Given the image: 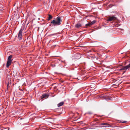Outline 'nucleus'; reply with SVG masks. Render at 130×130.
I'll list each match as a JSON object with an SVG mask.
<instances>
[{
	"instance_id": "obj_15",
	"label": "nucleus",
	"mask_w": 130,
	"mask_h": 130,
	"mask_svg": "<svg viewBox=\"0 0 130 130\" xmlns=\"http://www.w3.org/2000/svg\"><path fill=\"white\" fill-rule=\"evenodd\" d=\"M95 21H93L91 23V24L92 25V24H94L95 23Z\"/></svg>"
},
{
	"instance_id": "obj_2",
	"label": "nucleus",
	"mask_w": 130,
	"mask_h": 130,
	"mask_svg": "<svg viewBox=\"0 0 130 130\" xmlns=\"http://www.w3.org/2000/svg\"><path fill=\"white\" fill-rule=\"evenodd\" d=\"M24 27L22 26L20 29L18 34V38L20 40L22 39L23 31L24 29Z\"/></svg>"
},
{
	"instance_id": "obj_14",
	"label": "nucleus",
	"mask_w": 130,
	"mask_h": 130,
	"mask_svg": "<svg viewBox=\"0 0 130 130\" xmlns=\"http://www.w3.org/2000/svg\"><path fill=\"white\" fill-rule=\"evenodd\" d=\"M91 25H92L91 24V23H88L86 24V25L87 27H88V26H90Z\"/></svg>"
},
{
	"instance_id": "obj_16",
	"label": "nucleus",
	"mask_w": 130,
	"mask_h": 130,
	"mask_svg": "<svg viewBox=\"0 0 130 130\" xmlns=\"http://www.w3.org/2000/svg\"><path fill=\"white\" fill-rule=\"evenodd\" d=\"M87 113L91 115L92 114V113L91 112H89Z\"/></svg>"
},
{
	"instance_id": "obj_4",
	"label": "nucleus",
	"mask_w": 130,
	"mask_h": 130,
	"mask_svg": "<svg viewBox=\"0 0 130 130\" xmlns=\"http://www.w3.org/2000/svg\"><path fill=\"white\" fill-rule=\"evenodd\" d=\"M130 68V63L128 65L123 67L122 68L119 69L120 71L124 70H127L129 69V68Z\"/></svg>"
},
{
	"instance_id": "obj_13",
	"label": "nucleus",
	"mask_w": 130,
	"mask_h": 130,
	"mask_svg": "<svg viewBox=\"0 0 130 130\" xmlns=\"http://www.w3.org/2000/svg\"><path fill=\"white\" fill-rule=\"evenodd\" d=\"M111 96H108L107 98H106L105 99L107 100H111Z\"/></svg>"
},
{
	"instance_id": "obj_8",
	"label": "nucleus",
	"mask_w": 130,
	"mask_h": 130,
	"mask_svg": "<svg viewBox=\"0 0 130 130\" xmlns=\"http://www.w3.org/2000/svg\"><path fill=\"white\" fill-rule=\"evenodd\" d=\"M64 102H61L58 104L57 106L58 107H60L62 106Z\"/></svg>"
},
{
	"instance_id": "obj_1",
	"label": "nucleus",
	"mask_w": 130,
	"mask_h": 130,
	"mask_svg": "<svg viewBox=\"0 0 130 130\" xmlns=\"http://www.w3.org/2000/svg\"><path fill=\"white\" fill-rule=\"evenodd\" d=\"M61 18L59 17H57L55 20H54L52 21L51 22V24L50 26L52 25L53 26H56L61 25Z\"/></svg>"
},
{
	"instance_id": "obj_17",
	"label": "nucleus",
	"mask_w": 130,
	"mask_h": 130,
	"mask_svg": "<svg viewBox=\"0 0 130 130\" xmlns=\"http://www.w3.org/2000/svg\"><path fill=\"white\" fill-rule=\"evenodd\" d=\"M126 122H127V121H123L121 122V123H126Z\"/></svg>"
},
{
	"instance_id": "obj_10",
	"label": "nucleus",
	"mask_w": 130,
	"mask_h": 130,
	"mask_svg": "<svg viewBox=\"0 0 130 130\" xmlns=\"http://www.w3.org/2000/svg\"><path fill=\"white\" fill-rule=\"evenodd\" d=\"M52 16L50 14H49L48 15V20H51L52 19Z\"/></svg>"
},
{
	"instance_id": "obj_3",
	"label": "nucleus",
	"mask_w": 130,
	"mask_h": 130,
	"mask_svg": "<svg viewBox=\"0 0 130 130\" xmlns=\"http://www.w3.org/2000/svg\"><path fill=\"white\" fill-rule=\"evenodd\" d=\"M117 20L116 17L112 16H110L108 17L107 19V21H114Z\"/></svg>"
},
{
	"instance_id": "obj_11",
	"label": "nucleus",
	"mask_w": 130,
	"mask_h": 130,
	"mask_svg": "<svg viewBox=\"0 0 130 130\" xmlns=\"http://www.w3.org/2000/svg\"><path fill=\"white\" fill-rule=\"evenodd\" d=\"M101 125H109V124H108L107 123H103L101 124Z\"/></svg>"
},
{
	"instance_id": "obj_12",
	"label": "nucleus",
	"mask_w": 130,
	"mask_h": 130,
	"mask_svg": "<svg viewBox=\"0 0 130 130\" xmlns=\"http://www.w3.org/2000/svg\"><path fill=\"white\" fill-rule=\"evenodd\" d=\"M57 33H54L53 34H51L48 35V36H54L55 35H57Z\"/></svg>"
},
{
	"instance_id": "obj_18",
	"label": "nucleus",
	"mask_w": 130,
	"mask_h": 130,
	"mask_svg": "<svg viewBox=\"0 0 130 130\" xmlns=\"http://www.w3.org/2000/svg\"><path fill=\"white\" fill-rule=\"evenodd\" d=\"M9 85V83H8L7 85V89L8 88V87Z\"/></svg>"
},
{
	"instance_id": "obj_9",
	"label": "nucleus",
	"mask_w": 130,
	"mask_h": 130,
	"mask_svg": "<svg viewBox=\"0 0 130 130\" xmlns=\"http://www.w3.org/2000/svg\"><path fill=\"white\" fill-rule=\"evenodd\" d=\"M12 56L11 55H10L8 58V60L12 61V60H11V58H12Z\"/></svg>"
},
{
	"instance_id": "obj_6",
	"label": "nucleus",
	"mask_w": 130,
	"mask_h": 130,
	"mask_svg": "<svg viewBox=\"0 0 130 130\" xmlns=\"http://www.w3.org/2000/svg\"><path fill=\"white\" fill-rule=\"evenodd\" d=\"M82 26V25L79 23H78L76 24L75 25V27L77 28H79Z\"/></svg>"
},
{
	"instance_id": "obj_7",
	"label": "nucleus",
	"mask_w": 130,
	"mask_h": 130,
	"mask_svg": "<svg viewBox=\"0 0 130 130\" xmlns=\"http://www.w3.org/2000/svg\"><path fill=\"white\" fill-rule=\"evenodd\" d=\"M12 61L9 60L7 61L6 64V67L7 68H8L9 66L10 65Z\"/></svg>"
},
{
	"instance_id": "obj_5",
	"label": "nucleus",
	"mask_w": 130,
	"mask_h": 130,
	"mask_svg": "<svg viewBox=\"0 0 130 130\" xmlns=\"http://www.w3.org/2000/svg\"><path fill=\"white\" fill-rule=\"evenodd\" d=\"M49 95L48 93H45L42 95L40 96L41 99L44 98H47L49 96Z\"/></svg>"
}]
</instances>
